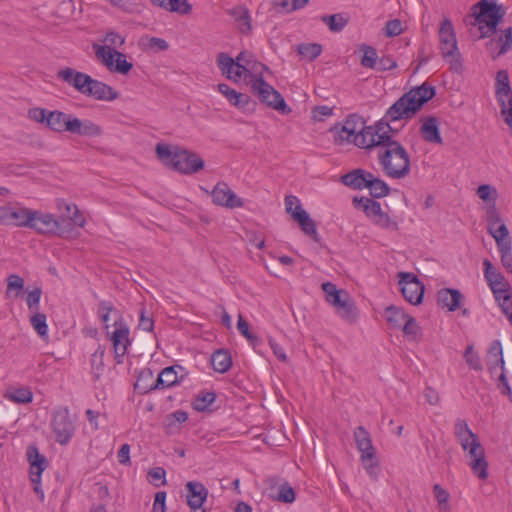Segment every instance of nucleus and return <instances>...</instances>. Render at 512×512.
Segmentation results:
<instances>
[{
	"instance_id": "nucleus-43",
	"label": "nucleus",
	"mask_w": 512,
	"mask_h": 512,
	"mask_svg": "<svg viewBox=\"0 0 512 512\" xmlns=\"http://www.w3.org/2000/svg\"><path fill=\"white\" fill-rule=\"evenodd\" d=\"M112 7L128 14H135L141 11V0H105Z\"/></svg>"
},
{
	"instance_id": "nucleus-51",
	"label": "nucleus",
	"mask_w": 512,
	"mask_h": 512,
	"mask_svg": "<svg viewBox=\"0 0 512 512\" xmlns=\"http://www.w3.org/2000/svg\"><path fill=\"white\" fill-rule=\"evenodd\" d=\"M366 188L369 189V198L377 200L378 198L384 197V181L376 178L374 175H372L371 179L368 181Z\"/></svg>"
},
{
	"instance_id": "nucleus-59",
	"label": "nucleus",
	"mask_w": 512,
	"mask_h": 512,
	"mask_svg": "<svg viewBox=\"0 0 512 512\" xmlns=\"http://www.w3.org/2000/svg\"><path fill=\"white\" fill-rule=\"evenodd\" d=\"M405 336L415 339L419 332V326L414 317L408 315L404 323L399 328Z\"/></svg>"
},
{
	"instance_id": "nucleus-50",
	"label": "nucleus",
	"mask_w": 512,
	"mask_h": 512,
	"mask_svg": "<svg viewBox=\"0 0 512 512\" xmlns=\"http://www.w3.org/2000/svg\"><path fill=\"white\" fill-rule=\"evenodd\" d=\"M308 3L309 0H275V6L286 13L304 8Z\"/></svg>"
},
{
	"instance_id": "nucleus-8",
	"label": "nucleus",
	"mask_w": 512,
	"mask_h": 512,
	"mask_svg": "<svg viewBox=\"0 0 512 512\" xmlns=\"http://www.w3.org/2000/svg\"><path fill=\"white\" fill-rule=\"evenodd\" d=\"M495 96L505 123L512 125V89L509 74L506 70H499L496 74Z\"/></svg>"
},
{
	"instance_id": "nucleus-30",
	"label": "nucleus",
	"mask_w": 512,
	"mask_h": 512,
	"mask_svg": "<svg viewBox=\"0 0 512 512\" xmlns=\"http://www.w3.org/2000/svg\"><path fill=\"white\" fill-rule=\"evenodd\" d=\"M484 278L491 288L493 294L495 290L509 288V283L505 280L504 276L494 267L489 259L483 260Z\"/></svg>"
},
{
	"instance_id": "nucleus-26",
	"label": "nucleus",
	"mask_w": 512,
	"mask_h": 512,
	"mask_svg": "<svg viewBox=\"0 0 512 512\" xmlns=\"http://www.w3.org/2000/svg\"><path fill=\"white\" fill-rule=\"evenodd\" d=\"M85 96L99 101H114L119 93L104 82L91 77Z\"/></svg>"
},
{
	"instance_id": "nucleus-13",
	"label": "nucleus",
	"mask_w": 512,
	"mask_h": 512,
	"mask_svg": "<svg viewBox=\"0 0 512 512\" xmlns=\"http://www.w3.org/2000/svg\"><path fill=\"white\" fill-rule=\"evenodd\" d=\"M286 211L292 215L293 219L298 222L301 230L313 239H317L318 233L315 222L309 214L302 208L296 196L289 195L285 197Z\"/></svg>"
},
{
	"instance_id": "nucleus-33",
	"label": "nucleus",
	"mask_w": 512,
	"mask_h": 512,
	"mask_svg": "<svg viewBox=\"0 0 512 512\" xmlns=\"http://www.w3.org/2000/svg\"><path fill=\"white\" fill-rule=\"evenodd\" d=\"M72 115L59 110L50 111L46 126L56 133L68 132Z\"/></svg>"
},
{
	"instance_id": "nucleus-24",
	"label": "nucleus",
	"mask_w": 512,
	"mask_h": 512,
	"mask_svg": "<svg viewBox=\"0 0 512 512\" xmlns=\"http://www.w3.org/2000/svg\"><path fill=\"white\" fill-rule=\"evenodd\" d=\"M68 132L82 137H99L103 134V129L90 119H80L72 115Z\"/></svg>"
},
{
	"instance_id": "nucleus-31",
	"label": "nucleus",
	"mask_w": 512,
	"mask_h": 512,
	"mask_svg": "<svg viewBox=\"0 0 512 512\" xmlns=\"http://www.w3.org/2000/svg\"><path fill=\"white\" fill-rule=\"evenodd\" d=\"M372 173L355 169L341 176L340 180L345 185L354 190H362L367 187L368 181L372 177Z\"/></svg>"
},
{
	"instance_id": "nucleus-5",
	"label": "nucleus",
	"mask_w": 512,
	"mask_h": 512,
	"mask_svg": "<svg viewBox=\"0 0 512 512\" xmlns=\"http://www.w3.org/2000/svg\"><path fill=\"white\" fill-rule=\"evenodd\" d=\"M439 49L445 61L452 70L459 71L462 67L461 54L458 49L454 26L448 18H445L439 28Z\"/></svg>"
},
{
	"instance_id": "nucleus-10",
	"label": "nucleus",
	"mask_w": 512,
	"mask_h": 512,
	"mask_svg": "<svg viewBox=\"0 0 512 512\" xmlns=\"http://www.w3.org/2000/svg\"><path fill=\"white\" fill-rule=\"evenodd\" d=\"M398 278V286L403 298L412 305L421 304L425 286L418 277L412 272H399Z\"/></svg>"
},
{
	"instance_id": "nucleus-32",
	"label": "nucleus",
	"mask_w": 512,
	"mask_h": 512,
	"mask_svg": "<svg viewBox=\"0 0 512 512\" xmlns=\"http://www.w3.org/2000/svg\"><path fill=\"white\" fill-rule=\"evenodd\" d=\"M331 305L335 307L337 315L343 320L353 322L357 318V309L347 292L339 297L338 303Z\"/></svg>"
},
{
	"instance_id": "nucleus-12",
	"label": "nucleus",
	"mask_w": 512,
	"mask_h": 512,
	"mask_svg": "<svg viewBox=\"0 0 512 512\" xmlns=\"http://www.w3.org/2000/svg\"><path fill=\"white\" fill-rule=\"evenodd\" d=\"M51 428L56 441L60 445H66L70 442L75 433V425L68 408H61L53 412Z\"/></svg>"
},
{
	"instance_id": "nucleus-64",
	"label": "nucleus",
	"mask_w": 512,
	"mask_h": 512,
	"mask_svg": "<svg viewBox=\"0 0 512 512\" xmlns=\"http://www.w3.org/2000/svg\"><path fill=\"white\" fill-rule=\"evenodd\" d=\"M477 195L483 201L493 200V202L495 203L497 191L492 186L488 184H483L478 187Z\"/></svg>"
},
{
	"instance_id": "nucleus-61",
	"label": "nucleus",
	"mask_w": 512,
	"mask_h": 512,
	"mask_svg": "<svg viewBox=\"0 0 512 512\" xmlns=\"http://www.w3.org/2000/svg\"><path fill=\"white\" fill-rule=\"evenodd\" d=\"M138 327L146 332H151L154 328V320L145 307H142L139 310Z\"/></svg>"
},
{
	"instance_id": "nucleus-20",
	"label": "nucleus",
	"mask_w": 512,
	"mask_h": 512,
	"mask_svg": "<svg viewBox=\"0 0 512 512\" xmlns=\"http://www.w3.org/2000/svg\"><path fill=\"white\" fill-rule=\"evenodd\" d=\"M179 371H184L183 367L179 365L164 368L159 373L157 380L153 384L149 387H143V392L146 393L150 390L166 389L179 384L184 378L183 374L179 376Z\"/></svg>"
},
{
	"instance_id": "nucleus-44",
	"label": "nucleus",
	"mask_w": 512,
	"mask_h": 512,
	"mask_svg": "<svg viewBox=\"0 0 512 512\" xmlns=\"http://www.w3.org/2000/svg\"><path fill=\"white\" fill-rule=\"evenodd\" d=\"M487 230L489 234L495 239L497 247L512 243L508 228L504 223L493 227H487Z\"/></svg>"
},
{
	"instance_id": "nucleus-34",
	"label": "nucleus",
	"mask_w": 512,
	"mask_h": 512,
	"mask_svg": "<svg viewBox=\"0 0 512 512\" xmlns=\"http://www.w3.org/2000/svg\"><path fill=\"white\" fill-rule=\"evenodd\" d=\"M487 47L491 53H494V49L499 47V50L492 55L494 59L510 51L512 49V27L503 30L497 40L487 43Z\"/></svg>"
},
{
	"instance_id": "nucleus-9",
	"label": "nucleus",
	"mask_w": 512,
	"mask_h": 512,
	"mask_svg": "<svg viewBox=\"0 0 512 512\" xmlns=\"http://www.w3.org/2000/svg\"><path fill=\"white\" fill-rule=\"evenodd\" d=\"M96 57L111 72L126 75L133 67L126 55L109 46H94Z\"/></svg>"
},
{
	"instance_id": "nucleus-22",
	"label": "nucleus",
	"mask_w": 512,
	"mask_h": 512,
	"mask_svg": "<svg viewBox=\"0 0 512 512\" xmlns=\"http://www.w3.org/2000/svg\"><path fill=\"white\" fill-rule=\"evenodd\" d=\"M213 202L226 208H240L244 205L242 199L238 197L225 182H219L212 190Z\"/></svg>"
},
{
	"instance_id": "nucleus-54",
	"label": "nucleus",
	"mask_w": 512,
	"mask_h": 512,
	"mask_svg": "<svg viewBox=\"0 0 512 512\" xmlns=\"http://www.w3.org/2000/svg\"><path fill=\"white\" fill-rule=\"evenodd\" d=\"M30 323L34 330L41 336H46L48 333V325L46 323V315L43 313H35L30 318Z\"/></svg>"
},
{
	"instance_id": "nucleus-2",
	"label": "nucleus",
	"mask_w": 512,
	"mask_h": 512,
	"mask_svg": "<svg viewBox=\"0 0 512 512\" xmlns=\"http://www.w3.org/2000/svg\"><path fill=\"white\" fill-rule=\"evenodd\" d=\"M435 94V88L426 82L412 88L386 110V117H389L392 121L411 118L425 103L431 100Z\"/></svg>"
},
{
	"instance_id": "nucleus-62",
	"label": "nucleus",
	"mask_w": 512,
	"mask_h": 512,
	"mask_svg": "<svg viewBox=\"0 0 512 512\" xmlns=\"http://www.w3.org/2000/svg\"><path fill=\"white\" fill-rule=\"evenodd\" d=\"M49 113H50V110L40 108V107H35V108H31L28 110V117H29V119H31L37 123L47 125V122L49 119Z\"/></svg>"
},
{
	"instance_id": "nucleus-38",
	"label": "nucleus",
	"mask_w": 512,
	"mask_h": 512,
	"mask_svg": "<svg viewBox=\"0 0 512 512\" xmlns=\"http://www.w3.org/2000/svg\"><path fill=\"white\" fill-rule=\"evenodd\" d=\"M229 14L233 16L235 21L237 22L238 29L243 34L250 33L251 27V17L247 8L243 6H237L229 10Z\"/></svg>"
},
{
	"instance_id": "nucleus-21",
	"label": "nucleus",
	"mask_w": 512,
	"mask_h": 512,
	"mask_svg": "<svg viewBox=\"0 0 512 512\" xmlns=\"http://www.w3.org/2000/svg\"><path fill=\"white\" fill-rule=\"evenodd\" d=\"M216 61L222 75L233 82H239L245 72H247L244 64L236 62L234 58L226 53H219Z\"/></svg>"
},
{
	"instance_id": "nucleus-25",
	"label": "nucleus",
	"mask_w": 512,
	"mask_h": 512,
	"mask_svg": "<svg viewBox=\"0 0 512 512\" xmlns=\"http://www.w3.org/2000/svg\"><path fill=\"white\" fill-rule=\"evenodd\" d=\"M352 203L356 210L362 211L372 221L378 223L382 220V207L377 200L365 196H354Z\"/></svg>"
},
{
	"instance_id": "nucleus-48",
	"label": "nucleus",
	"mask_w": 512,
	"mask_h": 512,
	"mask_svg": "<svg viewBox=\"0 0 512 512\" xmlns=\"http://www.w3.org/2000/svg\"><path fill=\"white\" fill-rule=\"evenodd\" d=\"M215 399L216 394L214 392H202L196 397L193 407L196 411L203 412L213 404Z\"/></svg>"
},
{
	"instance_id": "nucleus-46",
	"label": "nucleus",
	"mask_w": 512,
	"mask_h": 512,
	"mask_svg": "<svg viewBox=\"0 0 512 512\" xmlns=\"http://www.w3.org/2000/svg\"><path fill=\"white\" fill-rule=\"evenodd\" d=\"M359 50L363 52L360 60L361 65L365 68H374L378 59L375 48L366 44H362Z\"/></svg>"
},
{
	"instance_id": "nucleus-40",
	"label": "nucleus",
	"mask_w": 512,
	"mask_h": 512,
	"mask_svg": "<svg viewBox=\"0 0 512 512\" xmlns=\"http://www.w3.org/2000/svg\"><path fill=\"white\" fill-rule=\"evenodd\" d=\"M494 297L497 300L503 314L507 316L509 323L512 325V293L511 288L499 289L495 291Z\"/></svg>"
},
{
	"instance_id": "nucleus-47",
	"label": "nucleus",
	"mask_w": 512,
	"mask_h": 512,
	"mask_svg": "<svg viewBox=\"0 0 512 512\" xmlns=\"http://www.w3.org/2000/svg\"><path fill=\"white\" fill-rule=\"evenodd\" d=\"M8 398L15 403L27 404L32 402L33 394L29 388L19 387L10 391Z\"/></svg>"
},
{
	"instance_id": "nucleus-28",
	"label": "nucleus",
	"mask_w": 512,
	"mask_h": 512,
	"mask_svg": "<svg viewBox=\"0 0 512 512\" xmlns=\"http://www.w3.org/2000/svg\"><path fill=\"white\" fill-rule=\"evenodd\" d=\"M420 134L424 141L432 144H443L439 130V121L434 116H426L421 119Z\"/></svg>"
},
{
	"instance_id": "nucleus-53",
	"label": "nucleus",
	"mask_w": 512,
	"mask_h": 512,
	"mask_svg": "<svg viewBox=\"0 0 512 512\" xmlns=\"http://www.w3.org/2000/svg\"><path fill=\"white\" fill-rule=\"evenodd\" d=\"M166 11L187 15L192 11V5L188 0H168Z\"/></svg>"
},
{
	"instance_id": "nucleus-57",
	"label": "nucleus",
	"mask_w": 512,
	"mask_h": 512,
	"mask_svg": "<svg viewBox=\"0 0 512 512\" xmlns=\"http://www.w3.org/2000/svg\"><path fill=\"white\" fill-rule=\"evenodd\" d=\"M464 358L468 366L476 371L482 370L483 366L479 355L474 351L472 345L468 346L464 353Z\"/></svg>"
},
{
	"instance_id": "nucleus-52",
	"label": "nucleus",
	"mask_w": 512,
	"mask_h": 512,
	"mask_svg": "<svg viewBox=\"0 0 512 512\" xmlns=\"http://www.w3.org/2000/svg\"><path fill=\"white\" fill-rule=\"evenodd\" d=\"M237 329L239 333L243 335L253 347H256L258 344H260V339L250 332L248 323L243 319L242 315L238 316Z\"/></svg>"
},
{
	"instance_id": "nucleus-36",
	"label": "nucleus",
	"mask_w": 512,
	"mask_h": 512,
	"mask_svg": "<svg viewBox=\"0 0 512 512\" xmlns=\"http://www.w3.org/2000/svg\"><path fill=\"white\" fill-rule=\"evenodd\" d=\"M217 89L232 106L239 109L245 108L250 102L248 95L237 92L225 83L218 84Z\"/></svg>"
},
{
	"instance_id": "nucleus-6",
	"label": "nucleus",
	"mask_w": 512,
	"mask_h": 512,
	"mask_svg": "<svg viewBox=\"0 0 512 512\" xmlns=\"http://www.w3.org/2000/svg\"><path fill=\"white\" fill-rule=\"evenodd\" d=\"M251 89L253 94L270 108L282 114H289L291 112L282 95L262 77H257L252 81Z\"/></svg>"
},
{
	"instance_id": "nucleus-29",
	"label": "nucleus",
	"mask_w": 512,
	"mask_h": 512,
	"mask_svg": "<svg viewBox=\"0 0 512 512\" xmlns=\"http://www.w3.org/2000/svg\"><path fill=\"white\" fill-rule=\"evenodd\" d=\"M464 296L458 289L442 288L437 294V303L448 311H456L461 307Z\"/></svg>"
},
{
	"instance_id": "nucleus-3",
	"label": "nucleus",
	"mask_w": 512,
	"mask_h": 512,
	"mask_svg": "<svg viewBox=\"0 0 512 512\" xmlns=\"http://www.w3.org/2000/svg\"><path fill=\"white\" fill-rule=\"evenodd\" d=\"M474 8H478V12H474V25H478L480 30V38H484L496 32L497 26L506 14V10L502 5H498L488 0H480Z\"/></svg>"
},
{
	"instance_id": "nucleus-60",
	"label": "nucleus",
	"mask_w": 512,
	"mask_h": 512,
	"mask_svg": "<svg viewBox=\"0 0 512 512\" xmlns=\"http://www.w3.org/2000/svg\"><path fill=\"white\" fill-rule=\"evenodd\" d=\"M501 370L500 374L497 378V388L500 390L502 395L508 396L510 400H512V389L506 377V369L505 365L503 368H499Z\"/></svg>"
},
{
	"instance_id": "nucleus-56",
	"label": "nucleus",
	"mask_w": 512,
	"mask_h": 512,
	"mask_svg": "<svg viewBox=\"0 0 512 512\" xmlns=\"http://www.w3.org/2000/svg\"><path fill=\"white\" fill-rule=\"evenodd\" d=\"M322 290L325 293L326 301L330 304L338 303L339 297L345 293L343 290H338L336 286L331 282L323 283Z\"/></svg>"
},
{
	"instance_id": "nucleus-19",
	"label": "nucleus",
	"mask_w": 512,
	"mask_h": 512,
	"mask_svg": "<svg viewBox=\"0 0 512 512\" xmlns=\"http://www.w3.org/2000/svg\"><path fill=\"white\" fill-rule=\"evenodd\" d=\"M469 463L472 472L481 480L488 478V462L485 458V449L478 439H472V446L468 450Z\"/></svg>"
},
{
	"instance_id": "nucleus-11",
	"label": "nucleus",
	"mask_w": 512,
	"mask_h": 512,
	"mask_svg": "<svg viewBox=\"0 0 512 512\" xmlns=\"http://www.w3.org/2000/svg\"><path fill=\"white\" fill-rule=\"evenodd\" d=\"M354 439L358 450L361 452V462L364 468L372 477H376L377 461L369 433L364 427L359 426L354 431Z\"/></svg>"
},
{
	"instance_id": "nucleus-41",
	"label": "nucleus",
	"mask_w": 512,
	"mask_h": 512,
	"mask_svg": "<svg viewBox=\"0 0 512 512\" xmlns=\"http://www.w3.org/2000/svg\"><path fill=\"white\" fill-rule=\"evenodd\" d=\"M321 21L328 26L331 32L338 33L348 24L349 16L346 13L323 15Z\"/></svg>"
},
{
	"instance_id": "nucleus-18",
	"label": "nucleus",
	"mask_w": 512,
	"mask_h": 512,
	"mask_svg": "<svg viewBox=\"0 0 512 512\" xmlns=\"http://www.w3.org/2000/svg\"><path fill=\"white\" fill-rule=\"evenodd\" d=\"M27 460L30 465V480L34 484V491L41 493V498L44 497L43 491L40 489L41 475L47 468L48 463L36 446H29L26 451Z\"/></svg>"
},
{
	"instance_id": "nucleus-35",
	"label": "nucleus",
	"mask_w": 512,
	"mask_h": 512,
	"mask_svg": "<svg viewBox=\"0 0 512 512\" xmlns=\"http://www.w3.org/2000/svg\"><path fill=\"white\" fill-rule=\"evenodd\" d=\"M505 361L503 358L502 345L499 340H494L488 350L487 368L493 376L498 368H503Z\"/></svg>"
},
{
	"instance_id": "nucleus-4",
	"label": "nucleus",
	"mask_w": 512,
	"mask_h": 512,
	"mask_svg": "<svg viewBox=\"0 0 512 512\" xmlns=\"http://www.w3.org/2000/svg\"><path fill=\"white\" fill-rule=\"evenodd\" d=\"M410 171V158L406 149L386 134V175L403 178Z\"/></svg>"
},
{
	"instance_id": "nucleus-39",
	"label": "nucleus",
	"mask_w": 512,
	"mask_h": 512,
	"mask_svg": "<svg viewBox=\"0 0 512 512\" xmlns=\"http://www.w3.org/2000/svg\"><path fill=\"white\" fill-rule=\"evenodd\" d=\"M409 314L403 308L395 305L386 306V323L391 329H398L404 323Z\"/></svg>"
},
{
	"instance_id": "nucleus-15",
	"label": "nucleus",
	"mask_w": 512,
	"mask_h": 512,
	"mask_svg": "<svg viewBox=\"0 0 512 512\" xmlns=\"http://www.w3.org/2000/svg\"><path fill=\"white\" fill-rule=\"evenodd\" d=\"M384 118L378 120L374 126L363 125L357 136L353 139V144L359 148L371 149L384 144V132L382 131Z\"/></svg>"
},
{
	"instance_id": "nucleus-45",
	"label": "nucleus",
	"mask_w": 512,
	"mask_h": 512,
	"mask_svg": "<svg viewBox=\"0 0 512 512\" xmlns=\"http://www.w3.org/2000/svg\"><path fill=\"white\" fill-rule=\"evenodd\" d=\"M433 493L437 501L439 512H451V505L449 503L450 494L441 485L435 484L433 486Z\"/></svg>"
},
{
	"instance_id": "nucleus-58",
	"label": "nucleus",
	"mask_w": 512,
	"mask_h": 512,
	"mask_svg": "<svg viewBox=\"0 0 512 512\" xmlns=\"http://www.w3.org/2000/svg\"><path fill=\"white\" fill-rule=\"evenodd\" d=\"M501 257V264L508 273H512V243L508 245L498 246Z\"/></svg>"
},
{
	"instance_id": "nucleus-27",
	"label": "nucleus",
	"mask_w": 512,
	"mask_h": 512,
	"mask_svg": "<svg viewBox=\"0 0 512 512\" xmlns=\"http://www.w3.org/2000/svg\"><path fill=\"white\" fill-rule=\"evenodd\" d=\"M185 487L188 506L194 511L201 508L208 497V489L198 481H189Z\"/></svg>"
},
{
	"instance_id": "nucleus-63",
	"label": "nucleus",
	"mask_w": 512,
	"mask_h": 512,
	"mask_svg": "<svg viewBox=\"0 0 512 512\" xmlns=\"http://www.w3.org/2000/svg\"><path fill=\"white\" fill-rule=\"evenodd\" d=\"M454 434L457 439L463 437H474L473 431L463 419H457L455 421Z\"/></svg>"
},
{
	"instance_id": "nucleus-23",
	"label": "nucleus",
	"mask_w": 512,
	"mask_h": 512,
	"mask_svg": "<svg viewBox=\"0 0 512 512\" xmlns=\"http://www.w3.org/2000/svg\"><path fill=\"white\" fill-rule=\"evenodd\" d=\"M57 78L73 87L79 93L85 95L91 76L73 68L66 67L57 72Z\"/></svg>"
},
{
	"instance_id": "nucleus-14",
	"label": "nucleus",
	"mask_w": 512,
	"mask_h": 512,
	"mask_svg": "<svg viewBox=\"0 0 512 512\" xmlns=\"http://www.w3.org/2000/svg\"><path fill=\"white\" fill-rule=\"evenodd\" d=\"M364 124L365 121L361 116L357 114H350L343 124L335 125L331 129L335 143L339 145L352 143L353 139L357 136L359 130L363 128Z\"/></svg>"
},
{
	"instance_id": "nucleus-17",
	"label": "nucleus",
	"mask_w": 512,
	"mask_h": 512,
	"mask_svg": "<svg viewBox=\"0 0 512 512\" xmlns=\"http://www.w3.org/2000/svg\"><path fill=\"white\" fill-rule=\"evenodd\" d=\"M29 218L31 219H29V225H26V228L33 229L41 234L58 233L59 235H63V233L59 231V221L54 215L31 209Z\"/></svg>"
},
{
	"instance_id": "nucleus-16",
	"label": "nucleus",
	"mask_w": 512,
	"mask_h": 512,
	"mask_svg": "<svg viewBox=\"0 0 512 512\" xmlns=\"http://www.w3.org/2000/svg\"><path fill=\"white\" fill-rule=\"evenodd\" d=\"M31 209L8 203L0 206V224L4 226L26 227L29 225Z\"/></svg>"
},
{
	"instance_id": "nucleus-7",
	"label": "nucleus",
	"mask_w": 512,
	"mask_h": 512,
	"mask_svg": "<svg viewBox=\"0 0 512 512\" xmlns=\"http://www.w3.org/2000/svg\"><path fill=\"white\" fill-rule=\"evenodd\" d=\"M113 331L106 332L107 338L112 342L114 357L117 364L123 363V358L131 345L130 329L123 319L119 316L113 323Z\"/></svg>"
},
{
	"instance_id": "nucleus-42",
	"label": "nucleus",
	"mask_w": 512,
	"mask_h": 512,
	"mask_svg": "<svg viewBox=\"0 0 512 512\" xmlns=\"http://www.w3.org/2000/svg\"><path fill=\"white\" fill-rule=\"evenodd\" d=\"M104 354V348L98 346L96 351L91 355V374L94 381L100 380L104 373Z\"/></svg>"
},
{
	"instance_id": "nucleus-1",
	"label": "nucleus",
	"mask_w": 512,
	"mask_h": 512,
	"mask_svg": "<svg viewBox=\"0 0 512 512\" xmlns=\"http://www.w3.org/2000/svg\"><path fill=\"white\" fill-rule=\"evenodd\" d=\"M155 152L165 166L181 174L192 175L204 167V161L196 153L179 146L158 143Z\"/></svg>"
},
{
	"instance_id": "nucleus-55",
	"label": "nucleus",
	"mask_w": 512,
	"mask_h": 512,
	"mask_svg": "<svg viewBox=\"0 0 512 512\" xmlns=\"http://www.w3.org/2000/svg\"><path fill=\"white\" fill-rule=\"evenodd\" d=\"M275 500L282 503H292L295 500V491L294 489L287 483H283L278 488V493L275 496Z\"/></svg>"
},
{
	"instance_id": "nucleus-49",
	"label": "nucleus",
	"mask_w": 512,
	"mask_h": 512,
	"mask_svg": "<svg viewBox=\"0 0 512 512\" xmlns=\"http://www.w3.org/2000/svg\"><path fill=\"white\" fill-rule=\"evenodd\" d=\"M297 50L301 56L312 61L321 54L322 46L317 43L300 44Z\"/></svg>"
},
{
	"instance_id": "nucleus-37",
	"label": "nucleus",
	"mask_w": 512,
	"mask_h": 512,
	"mask_svg": "<svg viewBox=\"0 0 512 512\" xmlns=\"http://www.w3.org/2000/svg\"><path fill=\"white\" fill-rule=\"evenodd\" d=\"M211 365L218 373H226L232 366V357L228 350L219 349L211 355Z\"/></svg>"
}]
</instances>
